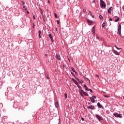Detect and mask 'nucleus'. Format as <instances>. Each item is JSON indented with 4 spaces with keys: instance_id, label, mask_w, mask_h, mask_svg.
<instances>
[{
    "instance_id": "1",
    "label": "nucleus",
    "mask_w": 124,
    "mask_h": 124,
    "mask_svg": "<svg viewBox=\"0 0 124 124\" xmlns=\"http://www.w3.org/2000/svg\"><path fill=\"white\" fill-rule=\"evenodd\" d=\"M117 31L118 34H119V36H121L122 24L121 23H119V25L118 27Z\"/></svg>"
},
{
    "instance_id": "2",
    "label": "nucleus",
    "mask_w": 124,
    "mask_h": 124,
    "mask_svg": "<svg viewBox=\"0 0 124 124\" xmlns=\"http://www.w3.org/2000/svg\"><path fill=\"white\" fill-rule=\"evenodd\" d=\"M100 4L101 8H105L106 7V3L103 0H100Z\"/></svg>"
},
{
    "instance_id": "3",
    "label": "nucleus",
    "mask_w": 124,
    "mask_h": 124,
    "mask_svg": "<svg viewBox=\"0 0 124 124\" xmlns=\"http://www.w3.org/2000/svg\"><path fill=\"white\" fill-rule=\"evenodd\" d=\"M113 116H114V117H116V118H120V119H121V118H123V115H122V114L114 113H113Z\"/></svg>"
},
{
    "instance_id": "4",
    "label": "nucleus",
    "mask_w": 124,
    "mask_h": 124,
    "mask_svg": "<svg viewBox=\"0 0 124 124\" xmlns=\"http://www.w3.org/2000/svg\"><path fill=\"white\" fill-rule=\"evenodd\" d=\"M112 9H113V7H110L108 8V14L112 13Z\"/></svg>"
},
{
    "instance_id": "5",
    "label": "nucleus",
    "mask_w": 124,
    "mask_h": 124,
    "mask_svg": "<svg viewBox=\"0 0 124 124\" xmlns=\"http://www.w3.org/2000/svg\"><path fill=\"white\" fill-rule=\"evenodd\" d=\"M96 118L98 119V121L100 122V121H102L103 120L102 117L98 115H96Z\"/></svg>"
},
{
    "instance_id": "6",
    "label": "nucleus",
    "mask_w": 124,
    "mask_h": 124,
    "mask_svg": "<svg viewBox=\"0 0 124 124\" xmlns=\"http://www.w3.org/2000/svg\"><path fill=\"white\" fill-rule=\"evenodd\" d=\"M92 31L93 35H94V33H95V27H93L92 29Z\"/></svg>"
},
{
    "instance_id": "7",
    "label": "nucleus",
    "mask_w": 124,
    "mask_h": 124,
    "mask_svg": "<svg viewBox=\"0 0 124 124\" xmlns=\"http://www.w3.org/2000/svg\"><path fill=\"white\" fill-rule=\"evenodd\" d=\"M79 92L80 95H81L82 96H84V93H85V92H84V91L81 90H80Z\"/></svg>"
},
{
    "instance_id": "8",
    "label": "nucleus",
    "mask_w": 124,
    "mask_h": 124,
    "mask_svg": "<svg viewBox=\"0 0 124 124\" xmlns=\"http://www.w3.org/2000/svg\"><path fill=\"white\" fill-rule=\"evenodd\" d=\"M87 108L88 109H91V110H93V108H94V106L90 105V106H88Z\"/></svg>"
},
{
    "instance_id": "9",
    "label": "nucleus",
    "mask_w": 124,
    "mask_h": 124,
    "mask_svg": "<svg viewBox=\"0 0 124 124\" xmlns=\"http://www.w3.org/2000/svg\"><path fill=\"white\" fill-rule=\"evenodd\" d=\"M97 106H98V108H101V109H102V108H103V106H102L101 104H100V103H98L97 104Z\"/></svg>"
},
{
    "instance_id": "10",
    "label": "nucleus",
    "mask_w": 124,
    "mask_h": 124,
    "mask_svg": "<svg viewBox=\"0 0 124 124\" xmlns=\"http://www.w3.org/2000/svg\"><path fill=\"white\" fill-rule=\"evenodd\" d=\"M87 21L88 23V25H91L93 24V21H92L90 19H87Z\"/></svg>"
},
{
    "instance_id": "11",
    "label": "nucleus",
    "mask_w": 124,
    "mask_h": 124,
    "mask_svg": "<svg viewBox=\"0 0 124 124\" xmlns=\"http://www.w3.org/2000/svg\"><path fill=\"white\" fill-rule=\"evenodd\" d=\"M90 100L92 103H94V102H95V100H94L93 97H90Z\"/></svg>"
},
{
    "instance_id": "12",
    "label": "nucleus",
    "mask_w": 124,
    "mask_h": 124,
    "mask_svg": "<svg viewBox=\"0 0 124 124\" xmlns=\"http://www.w3.org/2000/svg\"><path fill=\"white\" fill-rule=\"evenodd\" d=\"M48 36L50 38L51 41L53 42V36H52V34L51 33L49 34Z\"/></svg>"
},
{
    "instance_id": "13",
    "label": "nucleus",
    "mask_w": 124,
    "mask_h": 124,
    "mask_svg": "<svg viewBox=\"0 0 124 124\" xmlns=\"http://www.w3.org/2000/svg\"><path fill=\"white\" fill-rule=\"evenodd\" d=\"M56 58L57 59H58V60H59V61H61V56L59 54H56Z\"/></svg>"
},
{
    "instance_id": "14",
    "label": "nucleus",
    "mask_w": 124,
    "mask_h": 124,
    "mask_svg": "<svg viewBox=\"0 0 124 124\" xmlns=\"http://www.w3.org/2000/svg\"><path fill=\"white\" fill-rule=\"evenodd\" d=\"M59 102H56L55 103V106L56 107V108H58L59 107Z\"/></svg>"
},
{
    "instance_id": "15",
    "label": "nucleus",
    "mask_w": 124,
    "mask_h": 124,
    "mask_svg": "<svg viewBox=\"0 0 124 124\" xmlns=\"http://www.w3.org/2000/svg\"><path fill=\"white\" fill-rule=\"evenodd\" d=\"M84 89L86 90V91H87L88 92H89V88H88V86H87V85H84Z\"/></svg>"
},
{
    "instance_id": "16",
    "label": "nucleus",
    "mask_w": 124,
    "mask_h": 124,
    "mask_svg": "<svg viewBox=\"0 0 124 124\" xmlns=\"http://www.w3.org/2000/svg\"><path fill=\"white\" fill-rule=\"evenodd\" d=\"M77 80L78 81L79 84H82L83 83V80H80L78 78H77Z\"/></svg>"
},
{
    "instance_id": "17",
    "label": "nucleus",
    "mask_w": 124,
    "mask_h": 124,
    "mask_svg": "<svg viewBox=\"0 0 124 124\" xmlns=\"http://www.w3.org/2000/svg\"><path fill=\"white\" fill-rule=\"evenodd\" d=\"M38 34H39V38H41V31H38Z\"/></svg>"
},
{
    "instance_id": "18",
    "label": "nucleus",
    "mask_w": 124,
    "mask_h": 124,
    "mask_svg": "<svg viewBox=\"0 0 124 124\" xmlns=\"http://www.w3.org/2000/svg\"><path fill=\"white\" fill-rule=\"evenodd\" d=\"M113 53H114L115 55H120V53L118 52V51H117L116 50H114Z\"/></svg>"
},
{
    "instance_id": "19",
    "label": "nucleus",
    "mask_w": 124,
    "mask_h": 124,
    "mask_svg": "<svg viewBox=\"0 0 124 124\" xmlns=\"http://www.w3.org/2000/svg\"><path fill=\"white\" fill-rule=\"evenodd\" d=\"M96 39H99V40H102V38L98 37V35H96Z\"/></svg>"
},
{
    "instance_id": "20",
    "label": "nucleus",
    "mask_w": 124,
    "mask_h": 124,
    "mask_svg": "<svg viewBox=\"0 0 124 124\" xmlns=\"http://www.w3.org/2000/svg\"><path fill=\"white\" fill-rule=\"evenodd\" d=\"M84 95H85V96H89V94H88V93L84 92Z\"/></svg>"
},
{
    "instance_id": "21",
    "label": "nucleus",
    "mask_w": 124,
    "mask_h": 124,
    "mask_svg": "<svg viewBox=\"0 0 124 124\" xmlns=\"http://www.w3.org/2000/svg\"><path fill=\"white\" fill-rule=\"evenodd\" d=\"M74 83H75V84L77 85V86H78L79 85V83H78V82H77V80H76Z\"/></svg>"
},
{
    "instance_id": "22",
    "label": "nucleus",
    "mask_w": 124,
    "mask_h": 124,
    "mask_svg": "<svg viewBox=\"0 0 124 124\" xmlns=\"http://www.w3.org/2000/svg\"><path fill=\"white\" fill-rule=\"evenodd\" d=\"M99 17L101 20H102V19H103V16H102V15H100Z\"/></svg>"
},
{
    "instance_id": "23",
    "label": "nucleus",
    "mask_w": 124,
    "mask_h": 124,
    "mask_svg": "<svg viewBox=\"0 0 124 124\" xmlns=\"http://www.w3.org/2000/svg\"><path fill=\"white\" fill-rule=\"evenodd\" d=\"M119 20H120V17H118V18L115 20V22H118Z\"/></svg>"
},
{
    "instance_id": "24",
    "label": "nucleus",
    "mask_w": 124,
    "mask_h": 124,
    "mask_svg": "<svg viewBox=\"0 0 124 124\" xmlns=\"http://www.w3.org/2000/svg\"><path fill=\"white\" fill-rule=\"evenodd\" d=\"M105 25H106L105 22H104V23L102 24V28H104V27H105Z\"/></svg>"
},
{
    "instance_id": "25",
    "label": "nucleus",
    "mask_w": 124,
    "mask_h": 124,
    "mask_svg": "<svg viewBox=\"0 0 124 124\" xmlns=\"http://www.w3.org/2000/svg\"><path fill=\"white\" fill-rule=\"evenodd\" d=\"M85 81H89V82H90V79L89 78H85Z\"/></svg>"
},
{
    "instance_id": "26",
    "label": "nucleus",
    "mask_w": 124,
    "mask_h": 124,
    "mask_svg": "<svg viewBox=\"0 0 124 124\" xmlns=\"http://www.w3.org/2000/svg\"><path fill=\"white\" fill-rule=\"evenodd\" d=\"M71 69H72V71H73V72H75V69H74V67H72Z\"/></svg>"
},
{
    "instance_id": "27",
    "label": "nucleus",
    "mask_w": 124,
    "mask_h": 124,
    "mask_svg": "<svg viewBox=\"0 0 124 124\" xmlns=\"http://www.w3.org/2000/svg\"><path fill=\"white\" fill-rule=\"evenodd\" d=\"M64 95H65V98H67V94L66 93H64Z\"/></svg>"
},
{
    "instance_id": "28",
    "label": "nucleus",
    "mask_w": 124,
    "mask_h": 124,
    "mask_svg": "<svg viewBox=\"0 0 124 124\" xmlns=\"http://www.w3.org/2000/svg\"><path fill=\"white\" fill-rule=\"evenodd\" d=\"M54 16L55 18H58V15H57V14H54Z\"/></svg>"
},
{
    "instance_id": "29",
    "label": "nucleus",
    "mask_w": 124,
    "mask_h": 124,
    "mask_svg": "<svg viewBox=\"0 0 124 124\" xmlns=\"http://www.w3.org/2000/svg\"><path fill=\"white\" fill-rule=\"evenodd\" d=\"M89 91L90 93H93V90L92 89H90Z\"/></svg>"
},
{
    "instance_id": "30",
    "label": "nucleus",
    "mask_w": 124,
    "mask_h": 124,
    "mask_svg": "<svg viewBox=\"0 0 124 124\" xmlns=\"http://www.w3.org/2000/svg\"><path fill=\"white\" fill-rule=\"evenodd\" d=\"M104 96L105 97H107V98L110 97V96H108V95H104Z\"/></svg>"
},
{
    "instance_id": "31",
    "label": "nucleus",
    "mask_w": 124,
    "mask_h": 124,
    "mask_svg": "<svg viewBox=\"0 0 124 124\" xmlns=\"http://www.w3.org/2000/svg\"><path fill=\"white\" fill-rule=\"evenodd\" d=\"M92 97H93L94 99H96V96H92Z\"/></svg>"
},
{
    "instance_id": "32",
    "label": "nucleus",
    "mask_w": 124,
    "mask_h": 124,
    "mask_svg": "<svg viewBox=\"0 0 124 124\" xmlns=\"http://www.w3.org/2000/svg\"><path fill=\"white\" fill-rule=\"evenodd\" d=\"M21 2L22 3V5L24 6V5L25 4V2H24V1H21Z\"/></svg>"
},
{
    "instance_id": "33",
    "label": "nucleus",
    "mask_w": 124,
    "mask_h": 124,
    "mask_svg": "<svg viewBox=\"0 0 124 124\" xmlns=\"http://www.w3.org/2000/svg\"><path fill=\"white\" fill-rule=\"evenodd\" d=\"M23 9H24V10H27V8H26L25 6H23Z\"/></svg>"
},
{
    "instance_id": "34",
    "label": "nucleus",
    "mask_w": 124,
    "mask_h": 124,
    "mask_svg": "<svg viewBox=\"0 0 124 124\" xmlns=\"http://www.w3.org/2000/svg\"><path fill=\"white\" fill-rule=\"evenodd\" d=\"M57 23L58 25H59L60 24V21L59 20H57Z\"/></svg>"
},
{
    "instance_id": "35",
    "label": "nucleus",
    "mask_w": 124,
    "mask_h": 124,
    "mask_svg": "<svg viewBox=\"0 0 124 124\" xmlns=\"http://www.w3.org/2000/svg\"><path fill=\"white\" fill-rule=\"evenodd\" d=\"M65 66H66V64H63V67L64 68V67H65Z\"/></svg>"
},
{
    "instance_id": "36",
    "label": "nucleus",
    "mask_w": 124,
    "mask_h": 124,
    "mask_svg": "<svg viewBox=\"0 0 124 124\" xmlns=\"http://www.w3.org/2000/svg\"><path fill=\"white\" fill-rule=\"evenodd\" d=\"M72 81H74V83L76 81V80H75V79H74V78H72Z\"/></svg>"
},
{
    "instance_id": "37",
    "label": "nucleus",
    "mask_w": 124,
    "mask_h": 124,
    "mask_svg": "<svg viewBox=\"0 0 124 124\" xmlns=\"http://www.w3.org/2000/svg\"><path fill=\"white\" fill-rule=\"evenodd\" d=\"M92 3H95V0H93L92 1Z\"/></svg>"
},
{
    "instance_id": "38",
    "label": "nucleus",
    "mask_w": 124,
    "mask_h": 124,
    "mask_svg": "<svg viewBox=\"0 0 124 124\" xmlns=\"http://www.w3.org/2000/svg\"><path fill=\"white\" fill-rule=\"evenodd\" d=\"M116 49H117V50H122V48H118V47H116Z\"/></svg>"
},
{
    "instance_id": "39",
    "label": "nucleus",
    "mask_w": 124,
    "mask_h": 124,
    "mask_svg": "<svg viewBox=\"0 0 124 124\" xmlns=\"http://www.w3.org/2000/svg\"><path fill=\"white\" fill-rule=\"evenodd\" d=\"M33 19L34 20H35V16H33Z\"/></svg>"
},
{
    "instance_id": "40",
    "label": "nucleus",
    "mask_w": 124,
    "mask_h": 124,
    "mask_svg": "<svg viewBox=\"0 0 124 124\" xmlns=\"http://www.w3.org/2000/svg\"><path fill=\"white\" fill-rule=\"evenodd\" d=\"M75 72V74H76V75H77V74H78V73H77L76 71H75V72Z\"/></svg>"
},
{
    "instance_id": "41",
    "label": "nucleus",
    "mask_w": 124,
    "mask_h": 124,
    "mask_svg": "<svg viewBox=\"0 0 124 124\" xmlns=\"http://www.w3.org/2000/svg\"><path fill=\"white\" fill-rule=\"evenodd\" d=\"M27 14H30V12H29V11H27Z\"/></svg>"
},
{
    "instance_id": "42",
    "label": "nucleus",
    "mask_w": 124,
    "mask_h": 124,
    "mask_svg": "<svg viewBox=\"0 0 124 124\" xmlns=\"http://www.w3.org/2000/svg\"><path fill=\"white\" fill-rule=\"evenodd\" d=\"M81 120H82V121H85V119H84V118H83V117L81 118Z\"/></svg>"
},
{
    "instance_id": "43",
    "label": "nucleus",
    "mask_w": 124,
    "mask_h": 124,
    "mask_svg": "<svg viewBox=\"0 0 124 124\" xmlns=\"http://www.w3.org/2000/svg\"><path fill=\"white\" fill-rule=\"evenodd\" d=\"M83 12H86V9H84L83 10Z\"/></svg>"
},
{
    "instance_id": "44",
    "label": "nucleus",
    "mask_w": 124,
    "mask_h": 124,
    "mask_svg": "<svg viewBox=\"0 0 124 124\" xmlns=\"http://www.w3.org/2000/svg\"><path fill=\"white\" fill-rule=\"evenodd\" d=\"M109 21H113V19H112V18H109Z\"/></svg>"
},
{
    "instance_id": "45",
    "label": "nucleus",
    "mask_w": 124,
    "mask_h": 124,
    "mask_svg": "<svg viewBox=\"0 0 124 124\" xmlns=\"http://www.w3.org/2000/svg\"><path fill=\"white\" fill-rule=\"evenodd\" d=\"M95 76L96 77H99V76H98V75H96Z\"/></svg>"
},
{
    "instance_id": "46",
    "label": "nucleus",
    "mask_w": 124,
    "mask_h": 124,
    "mask_svg": "<svg viewBox=\"0 0 124 124\" xmlns=\"http://www.w3.org/2000/svg\"><path fill=\"white\" fill-rule=\"evenodd\" d=\"M50 78H49V76H47V79H49Z\"/></svg>"
},
{
    "instance_id": "47",
    "label": "nucleus",
    "mask_w": 124,
    "mask_h": 124,
    "mask_svg": "<svg viewBox=\"0 0 124 124\" xmlns=\"http://www.w3.org/2000/svg\"><path fill=\"white\" fill-rule=\"evenodd\" d=\"M123 9H124V5H123V6L122 7Z\"/></svg>"
},
{
    "instance_id": "48",
    "label": "nucleus",
    "mask_w": 124,
    "mask_h": 124,
    "mask_svg": "<svg viewBox=\"0 0 124 124\" xmlns=\"http://www.w3.org/2000/svg\"><path fill=\"white\" fill-rule=\"evenodd\" d=\"M78 89H80V86L78 85Z\"/></svg>"
},
{
    "instance_id": "49",
    "label": "nucleus",
    "mask_w": 124,
    "mask_h": 124,
    "mask_svg": "<svg viewBox=\"0 0 124 124\" xmlns=\"http://www.w3.org/2000/svg\"><path fill=\"white\" fill-rule=\"evenodd\" d=\"M48 3H50V1L49 0H48Z\"/></svg>"
},
{
    "instance_id": "50",
    "label": "nucleus",
    "mask_w": 124,
    "mask_h": 124,
    "mask_svg": "<svg viewBox=\"0 0 124 124\" xmlns=\"http://www.w3.org/2000/svg\"><path fill=\"white\" fill-rule=\"evenodd\" d=\"M56 31H58V28H56Z\"/></svg>"
},
{
    "instance_id": "51",
    "label": "nucleus",
    "mask_w": 124,
    "mask_h": 124,
    "mask_svg": "<svg viewBox=\"0 0 124 124\" xmlns=\"http://www.w3.org/2000/svg\"><path fill=\"white\" fill-rule=\"evenodd\" d=\"M32 28H34V24H33V26Z\"/></svg>"
},
{
    "instance_id": "52",
    "label": "nucleus",
    "mask_w": 124,
    "mask_h": 124,
    "mask_svg": "<svg viewBox=\"0 0 124 124\" xmlns=\"http://www.w3.org/2000/svg\"><path fill=\"white\" fill-rule=\"evenodd\" d=\"M89 84H90V83H91V81H90V80H89Z\"/></svg>"
},
{
    "instance_id": "53",
    "label": "nucleus",
    "mask_w": 124,
    "mask_h": 124,
    "mask_svg": "<svg viewBox=\"0 0 124 124\" xmlns=\"http://www.w3.org/2000/svg\"><path fill=\"white\" fill-rule=\"evenodd\" d=\"M115 48H117V47L116 46H115Z\"/></svg>"
},
{
    "instance_id": "54",
    "label": "nucleus",
    "mask_w": 124,
    "mask_h": 124,
    "mask_svg": "<svg viewBox=\"0 0 124 124\" xmlns=\"http://www.w3.org/2000/svg\"><path fill=\"white\" fill-rule=\"evenodd\" d=\"M115 17H118V16H115Z\"/></svg>"
},
{
    "instance_id": "55",
    "label": "nucleus",
    "mask_w": 124,
    "mask_h": 124,
    "mask_svg": "<svg viewBox=\"0 0 124 124\" xmlns=\"http://www.w3.org/2000/svg\"><path fill=\"white\" fill-rule=\"evenodd\" d=\"M71 74L73 75V73L71 72Z\"/></svg>"
},
{
    "instance_id": "56",
    "label": "nucleus",
    "mask_w": 124,
    "mask_h": 124,
    "mask_svg": "<svg viewBox=\"0 0 124 124\" xmlns=\"http://www.w3.org/2000/svg\"><path fill=\"white\" fill-rule=\"evenodd\" d=\"M92 17H93V18L94 16H92Z\"/></svg>"
},
{
    "instance_id": "57",
    "label": "nucleus",
    "mask_w": 124,
    "mask_h": 124,
    "mask_svg": "<svg viewBox=\"0 0 124 124\" xmlns=\"http://www.w3.org/2000/svg\"><path fill=\"white\" fill-rule=\"evenodd\" d=\"M69 60V61H70L69 59H68Z\"/></svg>"
}]
</instances>
